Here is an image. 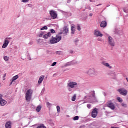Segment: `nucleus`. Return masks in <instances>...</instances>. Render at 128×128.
Returning a JSON list of instances; mask_svg holds the SVG:
<instances>
[{
  "label": "nucleus",
  "mask_w": 128,
  "mask_h": 128,
  "mask_svg": "<svg viewBox=\"0 0 128 128\" xmlns=\"http://www.w3.org/2000/svg\"><path fill=\"white\" fill-rule=\"evenodd\" d=\"M62 40V36L60 35H56V37L52 36L51 39L50 40V44H57Z\"/></svg>",
  "instance_id": "obj_1"
},
{
  "label": "nucleus",
  "mask_w": 128,
  "mask_h": 128,
  "mask_svg": "<svg viewBox=\"0 0 128 128\" xmlns=\"http://www.w3.org/2000/svg\"><path fill=\"white\" fill-rule=\"evenodd\" d=\"M32 90L29 89L28 90L26 94V102H30L32 100Z\"/></svg>",
  "instance_id": "obj_2"
},
{
  "label": "nucleus",
  "mask_w": 128,
  "mask_h": 128,
  "mask_svg": "<svg viewBox=\"0 0 128 128\" xmlns=\"http://www.w3.org/2000/svg\"><path fill=\"white\" fill-rule=\"evenodd\" d=\"M106 106H108V108H110V110H114L116 108V106L114 105V104L112 102V100H108L106 103Z\"/></svg>",
  "instance_id": "obj_3"
},
{
  "label": "nucleus",
  "mask_w": 128,
  "mask_h": 128,
  "mask_svg": "<svg viewBox=\"0 0 128 128\" xmlns=\"http://www.w3.org/2000/svg\"><path fill=\"white\" fill-rule=\"evenodd\" d=\"M117 90L120 92V94H122V96H125L128 94V90L124 89V88L118 89Z\"/></svg>",
  "instance_id": "obj_4"
},
{
  "label": "nucleus",
  "mask_w": 128,
  "mask_h": 128,
  "mask_svg": "<svg viewBox=\"0 0 128 128\" xmlns=\"http://www.w3.org/2000/svg\"><path fill=\"white\" fill-rule=\"evenodd\" d=\"M108 44L111 46H115V43H114V39L112 36H108Z\"/></svg>",
  "instance_id": "obj_5"
},
{
  "label": "nucleus",
  "mask_w": 128,
  "mask_h": 128,
  "mask_svg": "<svg viewBox=\"0 0 128 128\" xmlns=\"http://www.w3.org/2000/svg\"><path fill=\"white\" fill-rule=\"evenodd\" d=\"M50 14L53 20L56 18V16H58V14H56V12L54 11V10H51L50 11Z\"/></svg>",
  "instance_id": "obj_6"
},
{
  "label": "nucleus",
  "mask_w": 128,
  "mask_h": 128,
  "mask_svg": "<svg viewBox=\"0 0 128 128\" xmlns=\"http://www.w3.org/2000/svg\"><path fill=\"white\" fill-rule=\"evenodd\" d=\"M5 104H6V101L2 98V95L0 94V106H4Z\"/></svg>",
  "instance_id": "obj_7"
},
{
  "label": "nucleus",
  "mask_w": 128,
  "mask_h": 128,
  "mask_svg": "<svg viewBox=\"0 0 128 128\" xmlns=\"http://www.w3.org/2000/svg\"><path fill=\"white\" fill-rule=\"evenodd\" d=\"M98 108H95L92 110L91 116L92 118H96L98 116Z\"/></svg>",
  "instance_id": "obj_8"
},
{
  "label": "nucleus",
  "mask_w": 128,
  "mask_h": 128,
  "mask_svg": "<svg viewBox=\"0 0 128 128\" xmlns=\"http://www.w3.org/2000/svg\"><path fill=\"white\" fill-rule=\"evenodd\" d=\"M78 86V83L76 82H70L68 84V86L70 88H76V86Z\"/></svg>",
  "instance_id": "obj_9"
},
{
  "label": "nucleus",
  "mask_w": 128,
  "mask_h": 128,
  "mask_svg": "<svg viewBox=\"0 0 128 128\" xmlns=\"http://www.w3.org/2000/svg\"><path fill=\"white\" fill-rule=\"evenodd\" d=\"M89 76H96V72L94 69H90L88 71V72Z\"/></svg>",
  "instance_id": "obj_10"
},
{
  "label": "nucleus",
  "mask_w": 128,
  "mask_h": 128,
  "mask_svg": "<svg viewBox=\"0 0 128 128\" xmlns=\"http://www.w3.org/2000/svg\"><path fill=\"white\" fill-rule=\"evenodd\" d=\"M8 44H10V42L8 41V40H6V38L5 39L4 44H3L2 48H6V46H8Z\"/></svg>",
  "instance_id": "obj_11"
},
{
  "label": "nucleus",
  "mask_w": 128,
  "mask_h": 128,
  "mask_svg": "<svg viewBox=\"0 0 128 128\" xmlns=\"http://www.w3.org/2000/svg\"><path fill=\"white\" fill-rule=\"evenodd\" d=\"M68 26H65L63 28L62 34H68Z\"/></svg>",
  "instance_id": "obj_12"
},
{
  "label": "nucleus",
  "mask_w": 128,
  "mask_h": 128,
  "mask_svg": "<svg viewBox=\"0 0 128 128\" xmlns=\"http://www.w3.org/2000/svg\"><path fill=\"white\" fill-rule=\"evenodd\" d=\"M94 34L96 36H102V34L100 31L96 30H94Z\"/></svg>",
  "instance_id": "obj_13"
},
{
  "label": "nucleus",
  "mask_w": 128,
  "mask_h": 128,
  "mask_svg": "<svg viewBox=\"0 0 128 128\" xmlns=\"http://www.w3.org/2000/svg\"><path fill=\"white\" fill-rule=\"evenodd\" d=\"M6 128H12V122L10 121L7 122L5 124Z\"/></svg>",
  "instance_id": "obj_14"
},
{
  "label": "nucleus",
  "mask_w": 128,
  "mask_h": 128,
  "mask_svg": "<svg viewBox=\"0 0 128 128\" xmlns=\"http://www.w3.org/2000/svg\"><path fill=\"white\" fill-rule=\"evenodd\" d=\"M50 36H52V34H50V32H49L47 34H44L43 36V38H45V40H48V38H50Z\"/></svg>",
  "instance_id": "obj_15"
},
{
  "label": "nucleus",
  "mask_w": 128,
  "mask_h": 128,
  "mask_svg": "<svg viewBox=\"0 0 128 128\" xmlns=\"http://www.w3.org/2000/svg\"><path fill=\"white\" fill-rule=\"evenodd\" d=\"M106 24H107L106 22V21H102L101 22L100 24V26L101 28H106Z\"/></svg>",
  "instance_id": "obj_16"
},
{
  "label": "nucleus",
  "mask_w": 128,
  "mask_h": 128,
  "mask_svg": "<svg viewBox=\"0 0 128 128\" xmlns=\"http://www.w3.org/2000/svg\"><path fill=\"white\" fill-rule=\"evenodd\" d=\"M18 75H16V76H13L12 78V82L10 83V84H12V83L14 82V81L16 80H18Z\"/></svg>",
  "instance_id": "obj_17"
},
{
  "label": "nucleus",
  "mask_w": 128,
  "mask_h": 128,
  "mask_svg": "<svg viewBox=\"0 0 128 128\" xmlns=\"http://www.w3.org/2000/svg\"><path fill=\"white\" fill-rule=\"evenodd\" d=\"M44 76H41L40 77L39 80L38 81V84H42V80H44Z\"/></svg>",
  "instance_id": "obj_18"
},
{
  "label": "nucleus",
  "mask_w": 128,
  "mask_h": 128,
  "mask_svg": "<svg viewBox=\"0 0 128 128\" xmlns=\"http://www.w3.org/2000/svg\"><path fill=\"white\" fill-rule=\"evenodd\" d=\"M40 110H42V106H38L36 108V112H40Z\"/></svg>",
  "instance_id": "obj_19"
},
{
  "label": "nucleus",
  "mask_w": 128,
  "mask_h": 128,
  "mask_svg": "<svg viewBox=\"0 0 128 128\" xmlns=\"http://www.w3.org/2000/svg\"><path fill=\"white\" fill-rule=\"evenodd\" d=\"M68 64H78V62H76V61H72L70 62H68Z\"/></svg>",
  "instance_id": "obj_20"
},
{
  "label": "nucleus",
  "mask_w": 128,
  "mask_h": 128,
  "mask_svg": "<svg viewBox=\"0 0 128 128\" xmlns=\"http://www.w3.org/2000/svg\"><path fill=\"white\" fill-rule=\"evenodd\" d=\"M76 94H74V96L72 97V102H74V100H76Z\"/></svg>",
  "instance_id": "obj_21"
},
{
  "label": "nucleus",
  "mask_w": 128,
  "mask_h": 128,
  "mask_svg": "<svg viewBox=\"0 0 128 128\" xmlns=\"http://www.w3.org/2000/svg\"><path fill=\"white\" fill-rule=\"evenodd\" d=\"M76 29L78 30L79 31L80 30H82V28H80V24H77Z\"/></svg>",
  "instance_id": "obj_22"
},
{
  "label": "nucleus",
  "mask_w": 128,
  "mask_h": 128,
  "mask_svg": "<svg viewBox=\"0 0 128 128\" xmlns=\"http://www.w3.org/2000/svg\"><path fill=\"white\" fill-rule=\"evenodd\" d=\"M36 128H46L44 124H41L40 126H38Z\"/></svg>",
  "instance_id": "obj_23"
},
{
  "label": "nucleus",
  "mask_w": 128,
  "mask_h": 128,
  "mask_svg": "<svg viewBox=\"0 0 128 128\" xmlns=\"http://www.w3.org/2000/svg\"><path fill=\"white\" fill-rule=\"evenodd\" d=\"M57 112H60V107L59 106H56Z\"/></svg>",
  "instance_id": "obj_24"
},
{
  "label": "nucleus",
  "mask_w": 128,
  "mask_h": 128,
  "mask_svg": "<svg viewBox=\"0 0 128 128\" xmlns=\"http://www.w3.org/2000/svg\"><path fill=\"white\" fill-rule=\"evenodd\" d=\"M48 30V26H44L42 28H40V30Z\"/></svg>",
  "instance_id": "obj_25"
},
{
  "label": "nucleus",
  "mask_w": 128,
  "mask_h": 128,
  "mask_svg": "<svg viewBox=\"0 0 128 128\" xmlns=\"http://www.w3.org/2000/svg\"><path fill=\"white\" fill-rule=\"evenodd\" d=\"M78 118H80V117H78V116H76L74 117L73 120H78Z\"/></svg>",
  "instance_id": "obj_26"
},
{
  "label": "nucleus",
  "mask_w": 128,
  "mask_h": 128,
  "mask_svg": "<svg viewBox=\"0 0 128 128\" xmlns=\"http://www.w3.org/2000/svg\"><path fill=\"white\" fill-rule=\"evenodd\" d=\"M117 100L119 102H122V99L120 98H117Z\"/></svg>",
  "instance_id": "obj_27"
},
{
  "label": "nucleus",
  "mask_w": 128,
  "mask_h": 128,
  "mask_svg": "<svg viewBox=\"0 0 128 128\" xmlns=\"http://www.w3.org/2000/svg\"><path fill=\"white\" fill-rule=\"evenodd\" d=\"M50 34H56V30L54 29H50Z\"/></svg>",
  "instance_id": "obj_28"
},
{
  "label": "nucleus",
  "mask_w": 128,
  "mask_h": 128,
  "mask_svg": "<svg viewBox=\"0 0 128 128\" xmlns=\"http://www.w3.org/2000/svg\"><path fill=\"white\" fill-rule=\"evenodd\" d=\"M44 32H42L38 36L39 38H42L43 36V35L44 34Z\"/></svg>",
  "instance_id": "obj_29"
},
{
  "label": "nucleus",
  "mask_w": 128,
  "mask_h": 128,
  "mask_svg": "<svg viewBox=\"0 0 128 128\" xmlns=\"http://www.w3.org/2000/svg\"><path fill=\"white\" fill-rule=\"evenodd\" d=\"M4 60H8L10 59V57L7 56H4Z\"/></svg>",
  "instance_id": "obj_30"
},
{
  "label": "nucleus",
  "mask_w": 128,
  "mask_h": 128,
  "mask_svg": "<svg viewBox=\"0 0 128 128\" xmlns=\"http://www.w3.org/2000/svg\"><path fill=\"white\" fill-rule=\"evenodd\" d=\"M72 30V34H74V32H76V28L71 29Z\"/></svg>",
  "instance_id": "obj_31"
},
{
  "label": "nucleus",
  "mask_w": 128,
  "mask_h": 128,
  "mask_svg": "<svg viewBox=\"0 0 128 128\" xmlns=\"http://www.w3.org/2000/svg\"><path fill=\"white\" fill-rule=\"evenodd\" d=\"M105 66H106V68H112V66H110V64H105Z\"/></svg>",
  "instance_id": "obj_32"
},
{
  "label": "nucleus",
  "mask_w": 128,
  "mask_h": 128,
  "mask_svg": "<svg viewBox=\"0 0 128 128\" xmlns=\"http://www.w3.org/2000/svg\"><path fill=\"white\" fill-rule=\"evenodd\" d=\"M78 40H78V38H76V39L74 40V42H75L76 44V43L78 42Z\"/></svg>",
  "instance_id": "obj_33"
},
{
  "label": "nucleus",
  "mask_w": 128,
  "mask_h": 128,
  "mask_svg": "<svg viewBox=\"0 0 128 128\" xmlns=\"http://www.w3.org/2000/svg\"><path fill=\"white\" fill-rule=\"evenodd\" d=\"M87 108H92V105L90 104H87Z\"/></svg>",
  "instance_id": "obj_34"
},
{
  "label": "nucleus",
  "mask_w": 128,
  "mask_h": 128,
  "mask_svg": "<svg viewBox=\"0 0 128 128\" xmlns=\"http://www.w3.org/2000/svg\"><path fill=\"white\" fill-rule=\"evenodd\" d=\"M76 28V26L72 24L71 27V30Z\"/></svg>",
  "instance_id": "obj_35"
},
{
  "label": "nucleus",
  "mask_w": 128,
  "mask_h": 128,
  "mask_svg": "<svg viewBox=\"0 0 128 128\" xmlns=\"http://www.w3.org/2000/svg\"><path fill=\"white\" fill-rule=\"evenodd\" d=\"M23 2H30V0H22Z\"/></svg>",
  "instance_id": "obj_36"
},
{
  "label": "nucleus",
  "mask_w": 128,
  "mask_h": 128,
  "mask_svg": "<svg viewBox=\"0 0 128 128\" xmlns=\"http://www.w3.org/2000/svg\"><path fill=\"white\" fill-rule=\"evenodd\" d=\"M92 96H93V98H96L95 94H94V91H93V92H92Z\"/></svg>",
  "instance_id": "obj_37"
},
{
  "label": "nucleus",
  "mask_w": 128,
  "mask_h": 128,
  "mask_svg": "<svg viewBox=\"0 0 128 128\" xmlns=\"http://www.w3.org/2000/svg\"><path fill=\"white\" fill-rule=\"evenodd\" d=\"M60 52H60V51H56V54H60Z\"/></svg>",
  "instance_id": "obj_38"
},
{
  "label": "nucleus",
  "mask_w": 128,
  "mask_h": 128,
  "mask_svg": "<svg viewBox=\"0 0 128 128\" xmlns=\"http://www.w3.org/2000/svg\"><path fill=\"white\" fill-rule=\"evenodd\" d=\"M102 64H108V63H106L105 62H102Z\"/></svg>",
  "instance_id": "obj_39"
},
{
  "label": "nucleus",
  "mask_w": 128,
  "mask_h": 128,
  "mask_svg": "<svg viewBox=\"0 0 128 128\" xmlns=\"http://www.w3.org/2000/svg\"><path fill=\"white\" fill-rule=\"evenodd\" d=\"M122 104V106H125V107L126 106V104Z\"/></svg>",
  "instance_id": "obj_40"
},
{
  "label": "nucleus",
  "mask_w": 128,
  "mask_h": 128,
  "mask_svg": "<svg viewBox=\"0 0 128 128\" xmlns=\"http://www.w3.org/2000/svg\"><path fill=\"white\" fill-rule=\"evenodd\" d=\"M70 2H72V0H67V4H70Z\"/></svg>",
  "instance_id": "obj_41"
},
{
  "label": "nucleus",
  "mask_w": 128,
  "mask_h": 128,
  "mask_svg": "<svg viewBox=\"0 0 128 128\" xmlns=\"http://www.w3.org/2000/svg\"><path fill=\"white\" fill-rule=\"evenodd\" d=\"M68 90L69 92H72V88L70 87L69 88H68Z\"/></svg>",
  "instance_id": "obj_42"
},
{
  "label": "nucleus",
  "mask_w": 128,
  "mask_h": 128,
  "mask_svg": "<svg viewBox=\"0 0 128 128\" xmlns=\"http://www.w3.org/2000/svg\"><path fill=\"white\" fill-rule=\"evenodd\" d=\"M72 52H74V50H70V54H72Z\"/></svg>",
  "instance_id": "obj_43"
},
{
  "label": "nucleus",
  "mask_w": 128,
  "mask_h": 128,
  "mask_svg": "<svg viewBox=\"0 0 128 128\" xmlns=\"http://www.w3.org/2000/svg\"><path fill=\"white\" fill-rule=\"evenodd\" d=\"M47 106H50V104L49 102H46Z\"/></svg>",
  "instance_id": "obj_44"
},
{
  "label": "nucleus",
  "mask_w": 128,
  "mask_h": 128,
  "mask_svg": "<svg viewBox=\"0 0 128 128\" xmlns=\"http://www.w3.org/2000/svg\"><path fill=\"white\" fill-rule=\"evenodd\" d=\"M6 40H12V38H7Z\"/></svg>",
  "instance_id": "obj_45"
},
{
  "label": "nucleus",
  "mask_w": 128,
  "mask_h": 128,
  "mask_svg": "<svg viewBox=\"0 0 128 128\" xmlns=\"http://www.w3.org/2000/svg\"><path fill=\"white\" fill-rule=\"evenodd\" d=\"M52 64H56V62H54Z\"/></svg>",
  "instance_id": "obj_46"
},
{
  "label": "nucleus",
  "mask_w": 128,
  "mask_h": 128,
  "mask_svg": "<svg viewBox=\"0 0 128 128\" xmlns=\"http://www.w3.org/2000/svg\"><path fill=\"white\" fill-rule=\"evenodd\" d=\"M110 128H119L118 127H114V126H111Z\"/></svg>",
  "instance_id": "obj_47"
},
{
  "label": "nucleus",
  "mask_w": 128,
  "mask_h": 128,
  "mask_svg": "<svg viewBox=\"0 0 128 128\" xmlns=\"http://www.w3.org/2000/svg\"><path fill=\"white\" fill-rule=\"evenodd\" d=\"M90 16H92V14H90Z\"/></svg>",
  "instance_id": "obj_48"
},
{
  "label": "nucleus",
  "mask_w": 128,
  "mask_h": 128,
  "mask_svg": "<svg viewBox=\"0 0 128 128\" xmlns=\"http://www.w3.org/2000/svg\"><path fill=\"white\" fill-rule=\"evenodd\" d=\"M62 34V32H60L58 33V34Z\"/></svg>",
  "instance_id": "obj_49"
},
{
  "label": "nucleus",
  "mask_w": 128,
  "mask_h": 128,
  "mask_svg": "<svg viewBox=\"0 0 128 128\" xmlns=\"http://www.w3.org/2000/svg\"><path fill=\"white\" fill-rule=\"evenodd\" d=\"M28 6H29L30 8V6H32V4H28Z\"/></svg>",
  "instance_id": "obj_50"
},
{
  "label": "nucleus",
  "mask_w": 128,
  "mask_h": 128,
  "mask_svg": "<svg viewBox=\"0 0 128 128\" xmlns=\"http://www.w3.org/2000/svg\"><path fill=\"white\" fill-rule=\"evenodd\" d=\"M28 60H32V59L30 58V57H29V58H28Z\"/></svg>",
  "instance_id": "obj_51"
},
{
  "label": "nucleus",
  "mask_w": 128,
  "mask_h": 128,
  "mask_svg": "<svg viewBox=\"0 0 128 128\" xmlns=\"http://www.w3.org/2000/svg\"><path fill=\"white\" fill-rule=\"evenodd\" d=\"M55 64H52V66H54Z\"/></svg>",
  "instance_id": "obj_52"
},
{
  "label": "nucleus",
  "mask_w": 128,
  "mask_h": 128,
  "mask_svg": "<svg viewBox=\"0 0 128 128\" xmlns=\"http://www.w3.org/2000/svg\"><path fill=\"white\" fill-rule=\"evenodd\" d=\"M61 12H64V11H62V10Z\"/></svg>",
  "instance_id": "obj_53"
},
{
  "label": "nucleus",
  "mask_w": 128,
  "mask_h": 128,
  "mask_svg": "<svg viewBox=\"0 0 128 128\" xmlns=\"http://www.w3.org/2000/svg\"><path fill=\"white\" fill-rule=\"evenodd\" d=\"M64 66H68V65H65Z\"/></svg>",
  "instance_id": "obj_54"
},
{
  "label": "nucleus",
  "mask_w": 128,
  "mask_h": 128,
  "mask_svg": "<svg viewBox=\"0 0 128 128\" xmlns=\"http://www.w3.org/2000/svg\"><path fill=\"white\" fill-rule=\"evenodd\" d=\"M6 76V74H4V76Z\"/></svg>",
  "instance_id": "obj_55"
},
{
  "label": "nucleus",
  "mask_w": 128,
  "mask_h": 128,
  "mask_svg": "<svg viewBox=\"0 0 128 128\" xmlns=\"http://www.w3.org/2000/svg\"><path fill=\"white\" fill-rule=\"evenodd\" d=\"M126 79L127 80H128V78H126Z\"/></svg>",
  "instance_id": "obj_56"
},
{
  "label": "nucleus",
  "mask_w": 128,
  "mask_h": 128,
  "mask_svg": "<svg viewBox=\"0 0 128 128\" xmlns=\"http://www.w3.org/2000/svg\"><path fill=\"white\" fill-rule=\"evenodd\" d=\"M90 2H92V0H90Z\"/></svg>",
  "instance_id": "obj_57"
},
{
  "label": "nucleus",
  "mask_w": 128,
  "mask_h": 128,
  "mask_svg": "<svg viewBox=\"0 0 128 128\" xmlns=\"http://www.w3.org/2000/svg\"><path fill=\"white\" fill-rule=\"evenodd\" d=\"M100 40V39H99V40Z\"/></svg>",
  "instance_id": "obj_58"
},
{
  "label": "nucleus",
  "mask_w": 128,
  "mask_h": 128,
  "mask_svg": "<svg viewBox=\"0 0 128 128\" xmlns=\"http://www.w3.org/2000/svg\"><path fill=\"white\" fill-rule=\"evenodd\" d=\"M100 40V39H99V40Z\"/></svg>",
  "instance_id": "obj_59"
}]
</instances>
